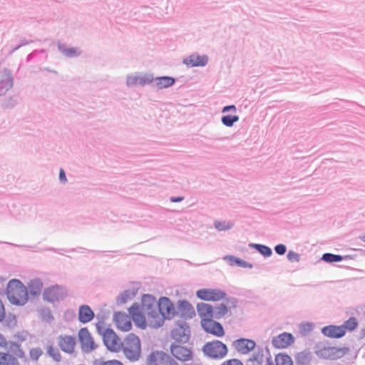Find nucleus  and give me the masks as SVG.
<instances>
[{"label": "nucleus", "mask_w": 365, "mask_h": 365, "mask_svg": "<svg viewBox=\"0 0 365 365\" xmlns=\"http://www.w3.org/2000/svg\"><path fill=\"white\" fill-rule=\"evenodd\" d=\"M147 365H179L169 354L163 351H152L147 359Z\"/></svg>", "instance_id": "10"}, {"label": "nucleus", "mask_w": 365, "mask_h": 365, "mask_svg": "<svg viewBox=\"0 0 365 365\" xmlns=\"http://www.w3.org/2000/svg\"><path fill=\"white\" fill-rule=\"evenodd\" d=\"M58 339V346L63 351L68 354H72L73 352L76 344L75 338L73 336L60 335Z\"/></svg>", "instance_id": "22"}, {"label": "nucleus", "mask_w": 365, "mask_h": 365, "mask_svg": "<svg viewBox=\"0 0 365 365\" xmlns=\"http://www.w3.org/2000/svg\"><path fill=\"white\" fill-rule=\"evenodd\" d=\"M315 349V354L317 356L330 360L340 359L347 354L350 350L348 347L326 346L322 343L317 344Z\"/></svg>", "instance_id": "4"}, {"label": "nucleus", "mask_w": 365, "mask_h": 365, "mask_svg": "<svg viewBox=\"0 0 365 365\" xmlns=\"http://www.w3.org/2000/svg\"><path fill=\"white\" fill-rule=\"evenodd\" d=\"M113 322L116 327L121 331H128L132 328L130 319L124 312H115L113 314Z\"/></svg>", "instance_id": "18"}, {"label": "nucleus", "mask_w": 365, "mask_h": 365, "mask_svg": "<svg viewBox=\"0 0 365 365\" xmlns=\"http://www.w3.org/2000/svg\"><path fill=\"white\" fill-rule=\"evenodd\" d=\"M8 344H9V349L14 355L20 359L24 357L25 354L20 344L14 341H9Z\"/></svg>", "instance_id": "39"}, {"label": "nucleus", "mask_w": 365, "mask_h": 365, "mask_svg": "<svg viewBox=\"0 0 365 365\" xmlns=\"http://www.w3.org/2000/svg\"><path fill=\"white\" fill-rule=\"evenodd\" d=\"M249 246L255 249L264 257H269L272 255V249L267 245L257 243H250Z\"/></svg>", "instance_id": "36"}, {"label": "nucleus", "mask_w": 365, "mask_h": 365, "mask_svg": "<svg viewBox=\"0 0 365 365\" xmlns=\"http://www.w3.org/2000/svg\"><path fill=\"white\" fill-rule=\"evenodd\" d=\"M357 319L355 317H351L345 321L340 327H342V329H344L345 335L346 331H352L357 327Z\"/></svg>", "instance_id": "37"}, {"label": "nucleus", "mask_w": 365, "mask_h": 365, "mask_svg": "<svg viewBox=\"0 0 365 365\" xmlns=\"http://www.w3.org/2000/svg\"><path fill=\"white\" fill-rule=\"evenodd\" d=\"M59 180L63 184H65L67 182L66 173L62 168H61L59 171Z\"/></svg>", "instance_id": "54"}, {"label": "nucleus", "mask_w": 365, "mask_h": 365, "mask_svg": "<svg viewBox=\"0 0 365 365\" xmlns=\"http://www.w3.org/2000/svg\"><path fill=\"white\" fill-rule=\"evenodd\" d=\"M67 295L66 290L63 286L56 284L46 288L43 292L44 301L54 303L63 300Z\"/></svg>", "instance_id": "9"}, {"label": "nucleus", "mask_w": 365, "mask_h": 365, "mask_svg": "<svg viewBox=\"0 0 365 365\" xmlns=\"http://www.w3.org/2000/svg\"><path fill=\"white\" fill-rule=\"evenodd\" d=\"M153 81V75L152 73H144L143 75L129 74L126 76V86L128 87H134L137 85L145 86L152 83Z\"/></svg>", "instance_id": "16"}, {"label": "nucleus", "mask_w": 365, "mask_h": 365, "mask_svg": "<svg viewBox=\"0 0 365 365\" xmlns=\"http://www.w3.org/2000/svg\"><path fill=\"white\" fill-rule=\"evenodd\" d=\"M182 260L184 261L185 262H186L190 266L199 267L200 265H203V264H207V263L195 264V263H192V262H190L189 260H187V259H182Z\"/></svg>", "instance_id": "60"}, {"label": "nucleus", "mask_w": 365, "mask_h": 365, "mask_svg": "<svg viewBox=\"0 0 365 365\" xmlns=\"http://www.w3.org/2000/svg\"><path fill=\"white\" fill-rule=\"evenodd\" d=\"M276 365H293L292 358L287 354L280 353L275 356Z\"/></svg>", "instance_id": "38"}, {"label": "nucleus", "mask_w": 365, "mask_h": 365, "mask_svg": "<svg viewBox=\"0 0 365 365\" xmlns=\"http://www.w3.org/2000/svg\"><path fill=\"white\" fill-rule=\"evenodd\" d=\"M226 302V305L228 307V309L233 308L235 309L237 307L238 304V299L234 297H225V299H224Z\"/></svg>", "instance_id": "47"}, {"label": "nucleus", "mask_w": 365, "mask_h": 365, "mask_svg": "<svg viewBox=\"0 0 365 365\" xmlns=\"http://www.w3.org/2000/svg\"><path fill=\"white\" fill-rule=\"evenodd\" d=\"M176 315L184 320H188L195 316L192 305L186 299L178 300L176 306Z\"/></svg>", "instance_id": "15"}, {"label": "nucleus", "mask_w": 365, "mask_h": 365, "mask_svg": "<svg viewBox=\"0 0 365 365\" xmlns=\"http://www.w3.org/2000/svg\"><path fill=\"white\" fill-rule=\"evenodd\" d=\"M221 365H243V364L240 359H232L224 361Z\"/></svg>", "instance_id": "53"}, {"label": "nucleus", "mask_w": 365, "mask_h": 365, "mask_svg": "<svg viewBox=\"0 0 365 365\" xmlns=\"http://www.w3.org/2000/svg\"><path fill=\"white\" fill-rule=\"evenodd\" d=\"M294 342V337L291 333L283 332L277 336L273 337L272 344L277 349H284L290 346Z\"/></svg>", "instance_id": "19"}, {"label": "nucleus", "mask_w": 365, "mask_h": 365, "mask_svg": "<svg viewBox=\"0 0 365 365\" xmlns=\"http://www.w3.org/2000/svg\"><path fill=\"white\" fill-rule=\"evenodd\" d=\"M39 314L43 321H45L48 323L51 322L53 320V316L51 313L50 308L43 307L39 310Z\"/></svg>", "instance_id": "42"}, {"label": "nucleus", "mask_w": 365, "mask_h": 365, "mask_svg": "<svg viewBox=\"0 0 365 365\" xmlns=\"http://www.w3.org/2000/svg\"><path fill=\"white\" fill-rule=\"evenodd\" d=\"M312 359V353L308 349L298 352L294 356L296 365H309Z\"/></svg>", "instance_id": "27"}, {"label": "nucleus", "mask_w": 365, "mask_h": 365, "mask_svg": "<svg viewBox=\"0 0 365 365\" xmlns=\"http://www.w3.org/2000/svg\"><path fill=\"white\" fill-rule=\"evenodd\" d=\"M15 338H17L19 341H24L26 340V337L20 333H18L17 334L14 335Z\"/></svg>", "instance_id": "61"}, {"label": "nucleus", "mask_w": 365, "mask_h": 365, "mask_svg": "<svg viewBox=\"0 0 365 365\" xmlns=\"http://www.w3.org/2000/svg\"><path fill=\"white\" fill-rule=\"evenodd\" d=\"M36 52H38V51H37V50H35L33 53H31L29 54V55L27 56V57H26V61H27L28 62H29V61H30L32 59V58H33V55H34V53H36Z\"/></svg>", "instance_id": "63"}, {"label": "nucleus", "mask_w": 365, "mask_h": 365, "mask_svg": "<svg viewBox=\"0 0 365 365\" xmlns=\"http://www.w3.org/2000/svg\"><path fill=\"white\" fill-rule=\"evenodd\" d=\"M78 340L83 353H90L97 348V345L86 327L81 328L79 330Z\"/></svg>", "instance_id": "14"}, {"label": "nucleus", "mask_w": 365, "mask_h": 365, "mask_svg": "<svg viewBox=\"0 0 365 365\" xmlns=\"http://www.w3.org/2000/svg\"><path fill=\"white\" fill-rule=\"evenodd\" d=\"M201 327L202 329L208 334H211L217 337H222L225 334L222 325L213 319H202Z\"/></svg>", "instance_id": "13"}, {"label": "nucleus", "mask_w": 365, "mask_h": 365, "mask_svg": "<svg viewBox=\"0 0 365 365\" xmlns=\"http://www.w3.org/2000/svg\"><path fill=\"white\" fill-rule=\"evenodd\" d=\"M275 252L279 255H284L287 252V247L284 244H278L274 248Z\"/></svg>", "instance_id": "51"}, {"label": "nucleus", "mask_w": 365, "mask_h": 365, "mask_svg": "<svg viewBox=\"0 0 365 365\" xmlns=\"http://www.w3.org/2000/svg\"><path fill=\"white\" fill-rule=\"evenodd\" d=\"M141 307L143 312L147 314L152 324L156 320L158 317V302L154 296L149 294H145L141 299Z\"/></svg>", "instance_id": "8"}, {"label": "nucleus", "mask_w": 365, "mask_h": 365, "mask_svg": "<svg viewBox=\"0 0 365 365\" xmlns=\"http://www.w3.org/2000/svg\"><path fill=\"white\" fill-rule=\"evenodd\" d=\"M96 329L100 334L103 335V344L108 350L111 352H118L120 350V347H118L120 342V338L112 329L107 328L102 331L101 326L98 323L96 324Z\"/></svg>", "instance_id": "5"}, {"label": "nucleus", "mask_w": 365, "mask_h": 365, "mask_svg": "<svg viewBox=\"0 0 365 365\" xmlns=\"http://www.w3.org/2000/svg\"><path fill=\"white\" fill-rule=\"evenodd\" d=\"M125 344L120 342L118 347L123 350L124 355L130 361H137L139 360L141 354V345L139 337L130 333L125 339Z\"/></svg>", "instance_id": "2"}, {"label": "nucleus", "mask_w": 365, "mask_h": 365, "mask_svg": "<svg viewBox=\"0 0 365 365\" xmlns=\"http://www.w3.org/2000/svg\"><path fill=\"white\" fill-rule=\"evenodd\" d=\"M33 43V41H32V40H28V39H26V38H21V39L20 40V43H19V45H20L21 46H26V45L30 44V43Z\"/></svg>", "instance_id": "59"}, {"label": "nucleus", "mask_w": 365, "mask_h": 365, "mask_svg": "<svg viewBox=\"0 0 365 365\" xmlns=\"http://www.w3.org/2000/svg\"><path fill=\"white\" fill-rule=\"evenodd\" d=\"M263 356V349L259 347L257 351L252 354L249 361L255 363V365H262Z\"/></svg>", "instance_id": "43"}, {"label": "nucleus", "mask_w": 365, "mask_h": 365, "mask_svg": "<svg viewBox=\"0 0 365 365\" xmlns=\"http://www.w3.org/2000/svg\"><path fill=\"white\" fill-rule=\"evenodd\" d=\"M233 346L238 352L246 354L254 350L256 346V343L252 339L240 338L234 341Z\"/></svg>", "instance_id": "20"}, {"label": "nucleus", "mask_w": 365, "mask_h": 365, "mask_svg": "<svg viewBox=\"0 0 365 365\" xmlns=\"http://www.w3.org/2000/svg\"><path fill=\"white\" fill-rule=\"evenodd\" d=\"M321 331L325 336L332 339H339L344 336V331L342 327L336 325L325 326Z\"/></svg>", "instance_id": "24"}, {"label": "nucleus", "mask_w": 365, "mask_h": 365, "mask_svg": "<svg viewBox=\"0 0 365 365\" xmlns=\"http://www.w3.org/2000/svg\"><path fill=\"white\" fill-rule=\"evenodd\" d=\"M47 353L54 361H60L61 360V355L58 349L48 346Z\"/></svg>", "instance_id": "46"}, {"label": "nucleus", "mask_w": 365, "mask_h": 365, "mask_svg": "<svg viewBox=\"0 0 365 365\" xmlns=\"http://www.w3.org/2000/svg\"><path fill=\"white\" fill-rule=\"evenodd\" d=\"M16 323V319L15 316H13L11 319L8 320V324L10 325V324H12L13 325H15Z\"/></svg>", "instance_id": "62"}, {"label": "nucleus", "mask_w": 365, "mask_h": 365, "mask_svg": "<svg viewBox=\"0 0 365 365\" xmlns=\"http://www.w3.org/2000/svg\"><path fill=\"white\" fill-rule=\"evenodd\" d=\"M287 259L290 262H298L300 260V255L294 252V251H289L287 255Z\"/></svg>", "instance_id": "50"}, {"label": "nucleus", "mask_w": 365, "mask_h": 365, "mask_svg": "<svg viewBox=\"0 0 365 365\" xmlns=\"http://www.w3.org/2000/svg\"><path fill=\"white\" fill-rule=\"evenodd\" d=\"M214 226L219 231H225L232 229L234 224L226 221H215Z\"/></svg>", "instance_id": "44"}, {"label": "nucleus", "mask_w": 365, "mask_h": 365, "mask_svg": "<svg viewBox=\"0 0 365 365\" xmlns=\"http://www.w3.org/2000/svg\"><path fill=\"white\" fill-rule=\"evenodd\" d=\"M5 317V309L2 301L0 299V322H2Z\"/></svg>", "instance_id": "56"}, {"label": "nucleus", "mask_w": 365, "mask_h": 365, "mask_svg": "<svg viewBox=\"0 0 365 365\" xmlns=\"http://www.w3.org/2000/svg\"><path fill=\"white\" fill-rule=\"evenodd\" d=\"M76 249L75 248H73V249H71L69 250H65V249H56V248H53V247H48V248H45V249H40L39 251H44V250H48V251H51V252H57V253H60L61 254V251H63V252H74L76 251Z\"/></svg>", "instance_id": "52"}, {"label": "nucleus", "mask_w": 365, "mask_h": 365, "mask_svg": "<svg viewBox=\"0 0 365 365\" xmlns=\"http://www.w3.org/2000/svg\"><path fill=\"white\" fill-rule=\"evenodd\" d=\"M14 86V78L10 70L0 71V96L5 95Z\"/></svg>", "instance_id": "17"}, {"label": "nucleus", "mask_w": 365, "mask_h": 365, "mask_svg": "<svg viewBox=\"0 0 365 365\" xmlns=\"http://www.w3.org/2000/svg\"><path fill=\"white\" fill-rule=\"evenodd\" d=\"M177 327L171 331V337L176 344H186L189 341L191 334L190 327L185 321L178 320Z\"/></svg>", "instance_id": "7"}, {"label": "nucleus", "mask_w": 365, "mask_h": 365, "mask_svg": "<svg viewBox=\"0 0 365 365\" xmlns=\"http://www.w3.org/2000/svg\"><path fill=\"white\" fill-rule=\"evenodd\" d=\"M314 328V324L312 322H302L299 325V333L302 336H307Z\"/></svg>", "instance_id": "45"}, {"label": "nucleus", "mask_w": 365, "mask_h": 365, "mask_svg": "<svg viewBox=\"0 0 365 365\" xmlns=\"http://www.w3.org/2000/svg\"><path fill=\"white\" fill-rule=\"evenodd\" d=\"M239 119L240 118L237 115H225L222 116L221 122L227 127H232Z\"/></svg>", "instance_id": "41"}, {"label": "nucleus", "mask_w": 365, "mask_h": 365, "mask_svg": "<svg viewBox=\"0 0 365 365\" xmlns=\"http://www.w3.org/2000/svg\"><path fill=\"white\" fill-rule=\"evenodd\" d=\"M58 51L66 57L74 58L81 55V51L74 47L67 48L66 43H62L60 41L57 43Z\"/></svg>", "instance_id": "28"}, {"label": "nucleus", "mask_w": 365, "mask_h": 365, "mask_svg": "<svg viewBox=\"0 0 365 365\" xmlns=\"http://www.w3.org/2000/svg\"><path fill=\"white\" fill-rule=\"evenodd\" d=\"M236 110H237V108L235 105H229V106H225L222 108V113H227L230 111L236 112Z\"/></svg>", "instance_id": "55"}, {"label": "nucleus", "mask_w": 365, "mask_h": 365, "mask_svg": "<svg viewBox=\"0 0 365 365\" xmlns=\"http://www.w3.org/2000/svg\"><path fill=\"white\" fill-rule=\"evenodd\" d=\"M223 259L225 261H227V263L230 266H233L234 264H235L238 267H244V268L251 269L253 267L252 264H251L248 262H246V261H245L239 257H237L235 256H233V255H227V256L224 257Z\"/></svg>", "instance_id": "29"}, {"label": "nucleus", "mask_w": 365, "mask_h": 365, "mask_svg": "<svg viewBox=\"0 0 365 365\" xmlns=\"http://www.w3.org/2000/svg\"><path fill=\"white\" fill-rule=\"evenodd\" d=\"M197 312L202 319H213V307L203 302L197 304Z\"/></svg>", "instance_id": "26"}, {"label": "nucleus", "mask_w": 365, "mask_h": 365, "mask_svg": "<svg viewBox=\"0 0 365 365\" xmlns=\"http://www.w3.org/2000/svg\"><path fill=\"white\" fill-rule=\"evenodd\" d=\"M128 312L132 317L135 314H140L142 312L140 309V305L138 303H133L132 306L128 309Z\"/></svg>", "instance_id": "49"}, {"label": "nucleus", "mask_w": 365, "mask_h": 365, "mask_svg": "<svg viewBox=\"0 0 365 365\" xmlns=\"http://www.w3.org/2000/svg\"><path fill=\"white\" fill-rule=\"evenodd\" d=\"M0 365H20V364L14 355L0 352Z\"/></svg>", "instance_id": "33"}, {"label": "nucleus", "mask_w": 365, "mask_h": 365, "mask_svg": "<svg viewBox=\"0 0 365 365\" xmlns=\"http://www.w3.org/2000/svg\"><path fill=\"white\" fill-rule=\"evenodd\" d=\"M138 292V289H126L121 292L116 299V303L118 304H123L126 303L129 299L135 297Z\"/></svg>", "instance_id": "31"}, {"label": "nucleus", "mask_w": 365, "mask_h": 365, "mask_svg": "<svg viewBox=\"0 0 365 365\" xmlns=\"http://www.w3.org/2000/svg\"><path fill=\"white\" fill-rule=\"evenodd\" d=\"M183 344L172 343L170 351L172 356L178 361L186 362L192 359L193 351L191 349L182 346Z\"/></svg>", "instance_id": "11"}, {"label": "nucleus", "mask_w": 365, "mask_h": 365, "mask_svg": "<svg viewBox=\"0 0 365 365\" xmlns=\"http://www.w3.org/2000/svg\"><path fill=\"white\" fill-rule=\"evenodd\" d=\"M6 294L9 301L14 305H24L29 299L28 289L19 279H13L9 282Z\"/></svg>", "instance_id": "1"}, {"label": "nucleus", "mask_w": 365, "mask_h": 365, "mask_svg": "<svg viewBox=\"0 0 365 365\" xmlns=\"http://www.w3.org/2000/svg\"><path fill=\"white\" fill-rule=\"evenodd\" d=\"M95 317V313L90 306L83 304L79 307L78 319L82 324H87L91 322Z\"/></svg>", "instance_id": "23"}, {"label": "nucleus", "mask_w": 365, "mask_h": 365, "mask_svg": "<svg viewBox=\"0 0 365 365\" xmlns=\"http://www.w3.org/2000/svg\"><path fill=\"white\" fill-rule=\"evenodd\" d=\"M228 307L224 303L213 307V319H222L228 313Z\"/></svg>", "instance_id": "34"}, {"label": "nucleus", "mask_w": 365, "mask_h": 365, "mask_svg": "<svg viewBox=\"0 0 365 365\" xmlns=\"http://www.w3.org/2000/svg\"><path fill=\"white\" fill-rule=\"evenodd\" d=\"M348 255L342 256L340 255H335L327 252L322 255L321 259L327 263H334L341 262L343 259L348 258Z\"/></svg>", "instance_id": "35"}, {"label": "nucleus", "mask_w": 365, "mask_h": 365, "mask_svg": "<svg viewBox=\"0 0 365 365\" xmlns=\"http://www.w3.org/2000/svg\"><path fill=\"white\" fill-rule=\"evenodd\" d=\"M175 81L176 80L175 78L164 76L156 78L153 77V83H154V86L157 87L158 89L161 90L173 86Z\"/></svg>", "instance_id": "25"}, {"label": "nucleus", "mask_w": 365, "mask_h": 365, "mask_svg": "<svg viewBox=\"0 0 365 365\" xmlns=\"http://www.w3.org/2000/svg\"><path fill=\"white\" fill-rule=\"evenodd\" d=\"M8 341L5 339L3 334H0V347L6 348Z\"/></svg>", "instance_id": "57"}, {"label": "nucleus", "mask_w": 365, "mask_h": 365, "mask_svg": "<svg viewBox=\"0 0 365 365\" xmlns=\"http://www.w3.org/2000/svg\"><path fill=\"white\" fill-rule=\"evenodd\" d=\"M196 296L204 301L217 302L225 299L227 293L218 289H201L197 291Z\"/></svg>", "instance_id": "12"}, {"label": "nucleus", "mask_w": 365, "mask_h": 365, "mask_svg": "<svg viewBox=\"0 0 365 365\" xmlns=\"http://www.w3.org/2000/svg\"><path fill=\"white\" fill-rule=\"evenodd\" d=\"M43 285L41 279L38 278L31 279L29 284L30 294L35 297H38L41 293Z\"/></svg>", "instance_id": "30"}, {"label": "nucleus", "mask_w": 365, "mask_h": 365, "mask_svg": "<svg viewBox=\"0 0 365 365\" xmlns=\"http://www.w3.org/2000/svg\"><path fill=\"white\" fill-rule=\"evenodd\" d=\"M19 96L16 95L5 98L0 102V107L4 110H11L19 103Z\"/></svg>", "instance_id": "32"}, {"label": "nucleus", "mask_w": 365, "mask_h": 365, "mask_svg": "<svg viewBox=\"0 0 365 365\" xmlns=\"http://www.w3.org/2000/svg\"><path fill=\"white\" fill-rule=\"evenodd\" d=\"M158 317L152 327L159 328L164 324L165 320H170L176 315V308L170 298L161 297L158 302Z\"/></svg>", "instance_id": "3"}, {"label": "nucleus", "mask_w": 365, "mask_h": 365, "mask_svg": "<svg viewBox=\"0 0 365 365\" xmlns=\"http://www.w3.org/2000/svg\"><path fill=\"white\" fill-rule=\"evenodd\" d=\"M202 351L210 358L215 359H222L227 354V347L222 341L215 340L207 342L202 347Z\"/></svg>", "instance_id": "6"}, {"label": "nucleus", "mask_w": 365, "mask_h": 365, "mask_svg": "<svg viewBox=\"0 0 365 365\" xmlns=\"http://www.w3.org/2000/svg\"><path fill=\"white\" fill-rule=\"evenodd\" d=\"M44 71H47V72H49V73H53L54 74H57L58 72L55 70H52V69H50L49 68H43Z\"/></svg>", "instance_id": "64"}, {"label": "nucleus", "mask_w": 365, "mask_h": 365, "mask_svg": "<svg viewBox=\"0 0 365 365\" xmlns=\"http://www.w3.org/2000/svg\"><path fill=\"white\" fill-rule=\"evenodd\" d=\"M170 200L172 202H180L184 200V197H182V196L174 197L173 196V197H171Z\"/></svg>", "instance_id": "58"}, {"label": "nucleus", "mask_w": 365, "mask_h": 365, "mask_svg": "<svg viewBox=\"0 0 365 365\" xmlns=\"http://www.w3.org/2000/svg\"><path fill=\"white\" fill-rule=\"evenodd\" d=\"M133 321L134 322L135 324L142 329H145L147 327L146 324V319L145 317V313L141 312L140 314H135V316H133L132 317Z\"/></svg>", "instance_id": "40"}, {"label": "nucleus", "mask_w": 365, "mask_h": 365, "mask_svg": "<svg viewBox=\"0 0 365 365\" xmlns=\"http://www.w3.org/2000/svg\"><path fill=\"white\" fill-rule=\"evenodd\" d=\"M43 351L41 348H34L30 350V356L32 359L37 361L42 355Z\"/></svg>", "instance_id": "48"}, {"label": "nucleus", "mask_w": 365, "mask_h": 365, "mask_svg": "<svg viewBox=\"0 0 365 365\" xmlns=\"http://www.w3.org/2000/svg\"><path fill=\"white\" fill-rule=\"evenodd\" d=\"M182 63L190 67L205 66L208 63V57L207 55L193 53L183 58Z\"/></svg>", "instance_id": "21"}]
</instances>
